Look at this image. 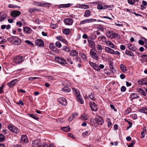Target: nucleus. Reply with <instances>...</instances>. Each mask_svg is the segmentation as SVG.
<instances>
[{
  "label": "nucleus",
  "mask_w": 147,
  "mask_h": 147,
  "mask_svg": "<svg viewBox=\"0 0 147 147\" xmlns=\"http://www.w3.org/2000/svg\"><path fill=\"white\" fill-rule=\"evenodd\" d=\"M24 60V59L22 56H18L15 58L14 61L15 63H19L22 62Z\"/></svg>",
  "instance_id": "nucleus-7"
},
{
  "label": "nucleus",
  "mask_w": 147,
  "mask_h": 147,
  "mask_svg": "<svg viewBox=\"0 0 147 147\" xmlns=\"http://www.w3.org/2000/svg\"><path fill=\"white\" fill-rule=\"evenodd\" d=\"M42 5L43 6H42V7H49L50 5V4L49 3L47 2L42 1Z\"/></svg>",
  "instance_id": "nucleus-36"
},
{
  "label": "nucleus",
  "mask_w": 147,
  "mask_h": 147,
  "mask_svg": "<svg viewBox=\"0 0 147 147\" xmlns=\"http://www.w3.org/2000/svg\"><path fill=\"white\" fill-rule=\"evenodd\" d=\"M125 53L126 54L131 57H133L134 56V54L128 50H126L125 51Z\"/></svg>",
  "instance_id": "nucleus-37"
},
{
  "label": "nucleus",
  "mask_w": 147,
  "mask_h": 147,
  "mask_svg": "<svg viewBox=\"0 0 147 147\" xmlns=\"http://www.w3.org/2000/svg\"><path fill=\"white\" fill-rule=\"evenodd\" d=\"M51 27L53 29H55L57 26V24H51L50 25Z\"/></svg>",
  "instance_id": "nucleus-59"
},
{
  "label": "nucleus",
  "mask_w": 147,
  "mask_h": 147,
  "mask_svg": "<svg viewBox=\"0 0 147 147\" xmlns=\"http://www.w3.org/2000/svg\"><path fill=\"white\" fill-rule=\"evenodd\" d=\"M7 15L4 13L2 12L0 13V21L3 20L7 17Z\"/></svg>",
  "instance_id": "nucleus-18"
},
{
  "label": "nucleus",
  "mask_w": 147,
  "mask_h": 147,
  "mask_svg": "<svg viewBox=\"0 0 147 147\" xmlns=\"http://www.w3.org/2000/svg\"><path fill=\"white\" fill-rule=\"evenodd\" d=\"M141 57L145 61H147V55H142L141 56Z\"/></svg>",
  "instance_id": "nucleus-51"
},
{
  "label": "nucleus",
  "mask_w": 147,
  "mask_h": 147,
  "mask_svg": "<svg viewBox=\"0 0 147 147\" xmlns=\"http://www.w3.org/2000/svg\"><path fill=\"white\" fill-rule=\"evenodd\" d=\"M126 90V88L124 86H122L121 88V92H125V91Z\"/></svg>",
  "instance_id": "nucleus-64"
},
{
  "label": "nucleus",
  "mask_w": 147,
  "mask_h": 147,
  "mask_svg": "<svg viewBox=\"0 0 147 147\" xmlns=\"http://www.w3.org/2000/svg\"><path fill=\"white\" fill-rule=\"evenodd\" d=\"M40 142L39 140H35L32 142V145L34 146H35L36 145H37Z\"/></svg>",
  "instance_id": "nucleus-35"
},
{
  "label": "nucleus",
  "mask_w": 147,
  "mask_h": 147,
  "mask_svg": "<svg viewBox=\"0 0 147 147\" xmlns=\"http://www.w3.org/2000/svg\"><path fill=\"white\" fill-rule=\"evenodd\" d=\"M95 19L91 18L84 20L81 21L80 23V24L82 25L87 23H90L96 21Z\"/></svg>",
  "instance_id": "nucleus-3"
},
{
  "label": "nucleus",
  "mask_w": 147,
  "mask_h": 147,
  "mask_svg": "<svg viewBox=\"0 0 147 147\" xmlns=\"http://www.w3.org/2000/svg\"><path fill=\"white\" fill-rule=\"evenodd\" d=\"M106 45L110 47L114 48L115 47V45L113 43L110 41H107L106 42Z\"/></svg>",
  "instance_id": "nucleus-22"
},
{
  "label": "nucleus",
  "mask_w": 147,
  "mask_h": 147,
  "mask_svg": "<svg viewBox=\"0 0 147 147\" xmlns=\"http://www.w3.org/2000/svg\"><path fill=\"white\" fill-rule=\"evenodd\" d=\"M142 39L144 40V41L145 43V47L147 48V40H146L145 38H143Z\"/></svg>",
  "instance_id": "nucleus-62"
},
{
  "label": "nucleus",
  "mask_w": 147,
  "mask_h": 147,
  "mask_svg": "<svg viewBox=\"0 0 147 147\" xmlns=\"http://www.w3.org/2000/svg\"><path fill=\"white\" fill-rule=\"evenodd\" d=\"M49 47L53 51H55V49H56V48H55V46L53 43L50 44Z\"/></svg>",
  "instance_id": "nucleus-39"
},
{
  "label": "nucleus",
  "mask_w": 147,
  "mask_h": 147,
  "mask_svg": "<svg viewBox=\"0 0 147 147\" xmlns=\"http://www.w3.org/2000/svg\"><path fill=\"white\" fill-rule=\"evenodd\" d=\"M79 55L82 58L84 61L86 60L87 57L85 54L81 53H79Z\"/></svg>",
  "instance_id": "nucleus-34"
},
{
  "label": "nucleus",
  "mask_w": 147,
  "mask_h": 147,
  "mask_svg": "<svg viewBox=\"0 0 147 147\" xmlns=\"http://www.w3.org/2000/svg\"><path fill=\"white\" fill-rule=\"evenodd\" d=\"M56 61L61 64H66V62L65 59L63 58L57 57L55 58Z\"/></svg>",
  "instance_id": "nucleus-6"
},
{
  "label": "nucleus",
  "mask_w": 147,
  "mask_h": 147,
  "mask_svg": "<svg viewBox=\"0 0 147 147\" xmlns=\"http://www.w3.org/2000/svg\"><path fill=\"white\" fill-rule=\"evenodd\" d=\"M61 129L62 131L66 132L69 131L70 130V128L69 126L62 127Z\"/></svg>",
  "instance_id": "nucleus-27"
},
{
  "label": "nucleus",
  "mask_w": 147,
  "mask_h": 147,
  "mask_svg": "<svg viewBox=\"0 0 147 147\" xmlns=\"http://www.w3.org/2000/svg\"><path fill=\"white\" fill-rule=\"evenodd\" d=\"M16 36H12L7 39V40L11 43L13 44L14 42V40L16 38Z\"/></svg>",
  "instance_id": "nucleus-30"
},
{
  "label": "nucleus",
  "mask_w": 147,
  "mask_h": 147,
  "mask_svg": "<svg viewBox=\"0 0 147 147\" xmlns=\"http://www.w3.org/2000/svg\"><path fill=\"white\" fill-rule=\"evenodd\" d=\"M91 11L90 10H86L85 11L84 14V16L85 17H88L91 15Z\"/></svg>",
  "instance_id": "nucleus-19"
},
{
  "label": "nucleus",
  "mask_w": 147,
  "mask_h": 147,
  "mask_svg": "<svg viewBox=\"0 0 147 147\" xmlns=\"http://www.w3.org/2000/svg\"><path fill=\"white\" fill-rule=\"evenodd\" d=\"M114 33L111 31H108L106 33V35L108 37L113 38H114Z\"/></svg>",
  "instance_id": "nucleus-16"
},
{
  "label": "nucleus",
  "mask_w": 147,
  "mask_h": 147,
  "mask_svg": "<svg viewBox=\"0 0 147 147\" xmlns=\"http://www.w3.org/2000/svg\"><path fill=\"white\" fill-rule=\"evenodd\" d=\"M120 68L122 71L123 72H125L127 71L126 67L123 65H120Z\"/></svg>",
  "instance_id": "nucleus-33"
},
{
  "label": "nucleus",
  "mask_w": 147,
  "mask_h": 147,
  "mask_svg": "<svg viewBox=\"0 0 147 147\" xmlns=\"http://www.w3.org/2000/svg\"><path fill=\"white\" fill-rule=\"evenodd\" d=\"M5 137L2 134H0V142H2L3 141L5 140Z\"/></svg>",
  "instance_id": "nucleus-49"
},
{
  "label": "nucleus",
  "mask_w": 147,
  "mask_h": 147,
  "mask_svg": "<svg viewBox=\"0 0 147 147\" xmlns=\"http://www.w3.org/2000/svg\"><path fill=\"white\" fill-rule=\"evenodd\" d=\"M98 40L101 41L103 42H106L107 41L106 37L103 36H98Z\"/></svg>",
  "instance_id": "nucleus-21"
},
{
  "label": "nucleus",
  "mask_w": 147,
  "mask_h": 147,
  "mask_svg": "<svg viewBox=\"0 0 147 147\" xmlns=\"http://www.w3.org/2000/svg\"><path fill=\"white\" fill-rule=\"evenodd\" d=\"M38 10V9L36 8H30L28 9L29 12L31 13L33 12L36 11H37Z\"/></svg>",
  "instance_id": "nucleus-45"
},
{
  "label": "nucleus",
  "mask_w": 147,
  "mask_h": 147,
  "mask_svg": "<svg viewBox=\"0 0 147 147\" xmlns=\"http://www.w3.org/2000/svg\"><path fill=\"white\" fill-rule=\"evenodd\" d=\"M139 111L141 113L147 114V109L146 108H143L139 110Z\"/></svg>",
  "instance_id": "nucleus-40"
},
{
  "label": "nucleus",
  "mask_w": 147,
  "mask_h": 147,
  "mask_svg": "<svg viewBox=\"0 0 147 147\" xmlns=\"http://www.w3.org/2000/svg\"><path fill=\"white\" fill-rule=\"evenodd\" d=\"M28 115L29 117L33 118L34 119L38 120L39 119V117L35 115L31 114H28Z\"/></svg>",
  "instance_id": "nucleus-32"
},
{
  "label": "nucleus",
  "mask_w": 147,
  "mask_h": 147,
  "mask_svg": "<svg viewBox=\"0 0 147 147\" xmlns=\"http://www.w3.org/2000/svg\"><path fill=\"white\" fill-rule=\"evenodd\" d=\"M135 141L134 140L132 141L131 143L128 146V147H133L134 146V145L135 144Z\"/></svg>",
  "instance_id": "nucleus-55"
},
{
  "label": "nucleus",
  "mask_w": 147,
  "mask_h": 147,
  "mask_svg": "<svg viewBox=\"0 0 147 147\" xmlns=\"http://www.w3.org/2000/svg\"><path fill=\"white\" fill-rule=\"evenodd\" d=\"M56 38L58 40L62 42L64 38L61 36H57L56 37Z\"/></svg>",
  "instance_id": "nucleus-52"
},
{
  "label": "nucleus",
  "mask_w": 147,
  "mask_h": 147,
  "mask_svg": "<svg viewBox=\"0 0 147 147\" xmlns=\"http://www.w3.org/2000/svg\"><path fill=\"white\" fill-rule=\"evenodd\" d=\"M18 82L17 80L16 79L12 80L8 83L7 85L10 88L13 87Z\"/></svg>",
  "instance_id": "nucleus-12"
},
{
  "label": "nucleus",
  "mask_w": 147,
  "mask_h": 147,
  "mask_svg": "<svg viewBox=\"0 0 147 147\" xmlns=\"http://www.w3.org/2000/svg\"><path fill=\"white\" fill-rule=\"evenodd\" d=\"M97 8L98 9L100 10H102V9H105V8L104 7H103V6L99 4H98L97 5Z\"/></svg>",
  "instance_id": "nucleus-50"
},
{
  "label": "nucleus",
  "mask_w": 147,
  "mask_h": 147,
  "mask_svg": "<svg viewBox=\"0 0 147 147\" xmlns=\"http://www.w3.org/2000/svg\"><path fill=\"white\" fill-rule=\"evenodd\" d=\"M21 42V40L20 38L16 37V38L14 40V42L13 44L16 45H19L20 44Z\"/></svg>",
  "instance_id": "nucleus-24"
},
{
  "label": "nucleus",
  "mask_w": 147,
  "mask_h": 147,
  "mask_svg": "<svg viewBox=\"0 0 147 147\" xmlns=\"http://www.w3.org/2000/svg\"><path fill=\"white\" fill-rule=\"evenodd\" d=\"M82 119L83 120H86L88 118L87 116H86L85 114H83L82 116Z\"/></svg>",
  "instance_id": "nucleus-58"
},
{
  "label": "nucleus",
  "mask_w": 147,
  "mask_h": 147,
  "mask_svg": "<svg viewBox=\"0 0 147 147\" xmlns=\"http://www.w3.org/2000/svg\"><path fill=\"white\" fill-rule=\"evenodd\" d=\"M138 43L139 44L142 45H143L144 43V40H140L138 41Z\"/></svg>",
  "instance_id": "nucleus-61"
},
{
  "label": "nucleus",
  "mask_w": 147,
  "mask_h": 147,
  "mask_svg": "<svg viewBox=\"0 0 147 147\" xmlns=\"http://www.w3.org/2000/svg\"><path fill=\"white\" fill-rule=\"evenodd\" d=\"M42 2H36L34 3V4L37 6L42 7L43 6L42 5Z\"/></svg>",
  "instance_id": "nucleus-41"
},
{
  "label": "nucleus",
  "mask_w": 147,
  "mask_h": 147,
  "mask_svg": "<svg viewBox=\"0 0 147 147\" xmlns=\"http://www.w3.org/2000/svg\"><path fill=\"white\" fill-rule=\"evenodd\" d=\"M138 83L140 85L147 84H146V80L145 79L139 80L138 82Z\"/></svg>",
  "instance_id": "nucleus-31"
},
{
  "label": "nucleus",
  "mask_w": 147,
  "mask_h": 147,
  "mask_svg": "<svg viewBox=\"0 0 147 147\" xmlns=\"http://www.w3.org/2000/svg\"><path fill=\"white\" fill-rule=\"evenodd\" d=\"M62 49L67 52H68L70 51L69 48L68 47L65 46L63 47L62 48Z\"/></svg>",
  "instance_id": "nucleus-48"
},
{
  "label": "nucleus",
  "mask_w": 147,
  "mask_h": 147,
  "mask_svg": "<svg viewBox=\"0 0 147 147\" xmlns=\"http://www.w3.org/2000/svg\"><path fill=\"white\" fill-rule=\"evenodd\" d=\"M95 121L100 125H102L104 122L103 120L98 115L96 116L95 118Z\"/></svg>",
  "instance_id": "nucleus-5"
},
{
  "label": "nucleus",
  "mask_w": 147,
  "mask_h": 147,
  "mask_svg": "<svg viewBox=\"0 0 147 147\" xmlns=\"http://www.w3.org/2000/svg\"><path fill=\"white\" fill-rule=\"evenodd\" d=\"M96 49H92L90 52V54L92 58L95 59H98V55L96 52H95Z\"/></svg>",
  "instance_id": "nucleus-4"
},
{
  "label": "nucleus",
  "mask_w": 147,
  "mask_h": 147,
  "mask_svg": "<svg viewBox=\"0 0 147 147\" xmlns=\"http://www.w3.org/2000/svg\"><path fill=\"white\" fill-rule=\"evenodd\" d=\"M71 5L70 3H67L65 4L61 5H60L61 7H67L70 6Z\"/></svg>",
  "instance_id": "nucleus-46"
},
{
  "label": "nucleus",
  "mask_w": 147,
  "mask_h": 147,
  "mask_svg": "<svg viewBox=\"0 0 147 147\" xmlns=\"http://www.w3.org/2000/svg\"><path fill=\"white\" fill-rule=\"evenodd\" d=\"M64 22L66 25H71L72 24L73 21L71 19L68 18L65 19Z\"/></svg>",
  "instance_id": "nucleus-14"
},
{
  "label": "nucleus",
  "mask_w": 147,
  "mask_h": 147,
  "mask_svg": "<svg viewBox=\"0 0 147 147\" xmlns=\"http://www.w3.org/2000/svg\"><path fill=\"white\" fill-rule=\"evenodd\" d=\"M139 97L138 96L136 93H133L130 94V98L133 99L138 98Z\"/></svg>",
  "instance_id": "nucleus-29"
},
{
  "label": "nucleus",
  "mask_w": 147,
  "mask_h": 147,
  "mask_svg": "<svg viewBox=\"0 0 147 147\" xmlns=\"http://www.w3.org/2000/svg\"><path fill=\"white\" fill-rule=\"evenodd\" d=\"M55 45L57 47L59 48L62 47V45L61 43L58 41L56 42L55 43Z\"/></svg>",
  "instance_id": "nucleus-44"
},
{
  "label": "nucleus",
  "mask_w": 147,
  "mask_h": 147,
  "mask_svg": "<svg viewBox=\"0 0 147 147\" xmlns=\"http://www.w3.org/2000/svg\"><path fill=\"white\" fill-rule=\"evenodd\" d=\"M94 33H92L91 34V36L90 37V40H93L95 39L97 37L96 35Z\"/></svg>",
  "instance_id": "nucleus-43"
},
{
  "label": "nucleus",
  "mask_w": 147,
  "mask_h": 147,
  "mask_svg": "<svg viewBox=\"0 0 147 147\" xmlns=\"http://www.w3.org/2000/svg\"><path fill=\"white\" fill-rule=\"evenodd\" d=\"M63 32L64 34L66 35H68L69 33L70 30L69 29H65L63 30Z\"/></svg>",
  "instance_id": "nucleus-42"
},
{
  "label": "nucleus",
  "mask_w": 147,
  "mask_h": 147,
  "mask_svg": "<svg viewBox=\"0 0 147 147\" xmlns=\"http://www.w3.org/2000/svg\"><path fill=\"white\" fill-rule=\"evenodd\" d=\"M58 102L61 104L65 106L67 104V101L66 99L64 98H59L58 100Z\"/></svg>",
  "instance_id": "nucleus-10"
},
{
  "label": "nucleus",
  "mask_w": 147,
  "mask_h": 147,
  "mask_svg": "<svg viewBox=\"0 0 147 147\" xmlns=\"http://www.w3.org/2000/svg\"><path fill=\"white\" fill-rule=\"evenodd\" d=\"M62 91L66 93H68L70 92L71 89L67 87H65L62 88Z\"/></svg>",
  "instance_id": "nucleus-28"
},
{
  "label": "nucleus",
  "mask_w": 147,
  "mask_h": 147,
  "mask_svg": "<svg viewBox=\"0 0 147 147\" xmlns=\"http://www.w3.org/2000/svg\"><path fill=\"white\" fill-rule=\"evenodd\" d=\"M25 42L27 44L31 46H33L34 45V44L29 40H26L25 41Z\"/></svg>",
  "instance_id": "nucleus-56"
},
{
  "label": "nucleus",
  "mask_w": 147,
  "mask_h": 147,
  "mask_svg": "<svg viewBox=\"0 0 147 147\" xmlns=\"http://www.w3.org/2000/svg\"><path fill=\"white\" fill-rule=\"evenodd\" d=\"M137 90L138 92H139L141 94L144 96H146V93L141 88H139L137 89Z\"/></svg>",
  "instance_id": "nucleus-25"
},
{
  "label": "nucleus",
  "mask_w": 147,
  "mask_h": 147,
  "mask_svg": "<svg viewBox=\"0 0 147 147\" xmlns=\"http://www.w3.org/2000/svg\"><path fill=\"white\" fill-rule=\"evenodd\" d=\"M6 41V39H3V37H0V44H4Z\"/></svg>",
  "instance_id": "nucleus-47"
},
{
  "label": "nucleus",
  "mask_w": 147,
  "mask_h": 147,
  "mask_svg": "<svg viewBox=\"0 0 147 147\" xmlns=\"http://www.w3.org/2000/svg\"><path fill=\"white\" fill-rule=\"evenodd\" d=\"M96 47L98 50H102L103 49L102 47L99 44L97 45L96 46Z\"/></svg>",
  "instance_id": "nucleus-54"
},
{
  "label": "nucleus",
  "mask_w": 147,
  "mask_h": 147,
  "mask_svg": "<svg viewBox=\"0 0 147 147\" xmlns=\"http://www.w3.org/2000/svg\"><path fill=\"white\" fill-rule=\"evenodd\" d=\"M95 70H97V71H99L100 70V69L96 64L94 65L93 68Z\"/></svg>",
  "instance_id": "nucleus-53"
},
{
  "label": "nucleus",
  "mask_w": 147,
  "mask_h": 147,
  "mask_svg": "<svg viewBox=\"0 0 147 147\" xmlns=\"http://www.w3.org/2000/svg\"><path fill=\"white\" fill-rule=\"evenodd\" d=\"M24 30L26 33L28 34H30L32 32L31 29L29 27H25L24 28Z\"/></svg>",
  "instance_id": "nucleus-20"
},
{
  "label": "nucleus",
  "mask_w": 147,
  "mask_h": 147,
  "mask_svg": "<svg viewBox=\"0 0 147 147\" xmlns=\"http://www.w3.org/2000/svg\"><path fill=\"white\" fill-rule=\"evenodd\" d=\"M7 127L10 131L14 133H18L20 132V130L19 129L12 124H11L8 125Z\"/></svg>",
  "instance_id": "nucleus-2"
},
{
  "label": "nucleus",
  "mask_w": 147,
  "mask_h": 147,
  "mask_svg": "<svg viewBox=\"0 0 147 147\" xmlns=\"http://www.w3.org/2000/svg\"><path fill=\"white\" fill-rule=\"evenodd\" d=\"M17 25L19 27H21L22 26V23L20 22H18L16 23Z\"/></svg>",
  "instance_id": "nucleus-63"
},
{
  "label": "nucleus",
  "mask_w": 147,
  "mask_h": 147,
  "mask_svg": "<svg viewBox=\"0 0 147 147\" xmlns=\"http://www.w3.org/2000/svg\"><path fill=\"white\" fill-rule=\"evenodd\" d=\"M88 42L89 45L92 48V49H96L95 44L94 40L88 39Z\"/></svg>",
  "instance_id": "nucleus-13"
},
{
  "label": "nucleus",
  "mask_w": 147,
  "mask_h": 147,
  "mask_svg": "<svg viewBox=\"0 0 147 147\" xmlns=\"http://www.w3.org/2000/svg\"><path fill=\"white\" fill-rule=\"evenodd\" d=\"M113 34L114 36V38L116 37L118 39H120V36L119 34L114 33Z\"/></svg>",
  "instance_id": "nucleus-60"
},
{
  "label": "nucleus",
  "mask_w": 147,
  "mask_h": 147,
  "mask_svg": "<svg viewBox=\"0 0 147 147\" xmlns=\"http://www.w3.org/2000/svg\"><path fill=\"white\" fill-rule=\"evenodd\" d=\"M90 108L92 111H97V106L93 102H91L89 103Z\"/></svg>",
  "instance_id": "nucleus-8"
},
{
  "label": "nucleus",
  "mask_w": 147,
  "mask_h": 147,
  "mask_svg": "<svg viewBox=\"0 0 147 147\" xmlns=\"http://www.w3.org/2000/svg\"><path fill=\"white\" fill-rule=\"evenodd\" d=\"M78 54V52L75 50H73L71 51L70 55L72 57L77 56Z\"/></svg>",
  "instance_id": "nucleus-23"
},
{
  "label": "nucleus",
  "mask_w": 147,
  "mask_h": 147,
  "mask_svg": "<svg viewBox=\"0 0 147 147\" xmlns=\"http://www.w3.org/2000/svg\"><path fill=\"white\" fill-rule=\"evenodd\" d=\"M105 50L107 52L111 54H114L115 53V51H114V50L110 48L106 47H105Z\"/></svg>",
  "instance_id": "nucleus-26"
},
{
  "label": "nucleus",
  "mask_w": 147,
  "mask_h": 147,
  "mask_svg": "<svg viewBox=\"0 0 147 147\" xmlns=\"http://www.w3.org/2000/svg\"><path fill=\"white\" fill-rule=\"evenodd\" d=\"M20 14L21 12L17 10L13 11L11 13V15L13 17H18Z\"/></svg>",
  "instance_id": "nucleus-11"
},
{
  "label": "nucleus",
  "mask_w": 147,
  "mask_h": 147,
  "mask_svg": "<svg viewBox=\"0 0 147 147\" xmlns=\"http://www.w3.org/2000/svg\"><path fill=\"white\" fill-rule=\"evenodd\" d=\"M128 48L130 50L133 51L136 50V48L132 44L129 43L128 44Z\"/></svg>",
  "instance_id": "nucleus-17"
},
{
  "label": "nucleus",
  "mask_w": 147,
  "mask_h": 147,
  "mask_svg": "<svg viewBox=\"0 0 147 147\" xmlns=\"http://www.w3.org/2000/svg\"><path fill=\"white\" fill-rule=\"evenodd\" d=\"M73 91L74 93L75 94L76 96L78 101L79 103L81 104H83L84 102L80 96V92L78 90L74 88H72Z\"/></svg>",
  "instance_id": "nucleus-1"
},
{
  "label": "nucleus",
  "mask_w": 147,
  "mask_h": 147,
  "mask_svg": "<svg viewBox=\"0 0 147 147\" xmlns=\"http://www.w3.org/2000/svg\"><path fill=\"white\" fill-rule=\"evenodd\" d=\"M35 43L38 46L40 47H43L44 43L43 40L40 39L36 40L35 41Z\"/></svg>",
  "instance_id": "nucleus-9"
},
{
  "label": "nucleus",
  "mask_w": 147,
  "mask_h": 147,
  "mask_svg": "<svg viewBox=\"0 0 147 147\" xmlns=\"http://www.w3.org/2000/svg\"><path fill=\"white\" fill-rule=\"evenodd\" d=\"M20 141L22 143H27L28 142V140L26 135H22L20 139Z\"/></svg>",
  "instance_id": "nucleus-15"
},
{
  "label": "nucleus",
  "mask_w": 147,
  "mask_h": 147,
  "mask_svg": "<svg viewBox=\"0 0 147 147\" xmlns=\"http://www.w3.org/2000/svg\"><path fill=\"white\" fill-rule=\"evenodd\" d=\"M128 3L131 5H133L135 2V0H127Z\"/></svg>",
  "instance_id": "nucleus-57"
},
{
  "label": "nucleus",
  "mask_w": 147,
  "mask_h": 147,
  "mask_svg": "<svg viewBox=\"0 0 147 147\" xmlns=\"http://www.w3.org/2000/svg\"><path fill=\"white\" fill-rule=\"evenodd\" d=\"M91 133V132L89 131H87L85 132H83L82 134V135L84 137H85L88 136Z\"/></svg>",
  "instance_id": "nucleus-38"
}]
</instances>
